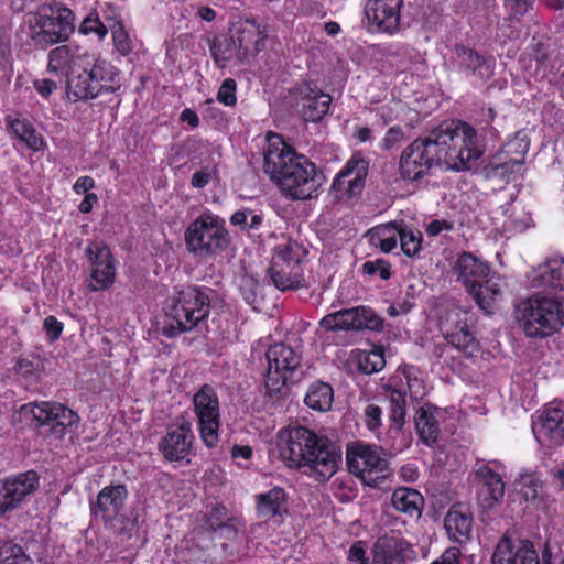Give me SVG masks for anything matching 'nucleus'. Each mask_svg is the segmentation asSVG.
<instances>
[{"label": "nucleus", "instance_id": "1", "mask_svg": "<svg viewBox=\"0 0 564 564\" xmlns=\"http://www.w3.org/2000/svg\"><path fill=\"white\" fill-rule=\"evenodd\" d=\"M484 153L476 130L467 123L442 126L426 138L414 140L401 154L399 170L404 180L415 181L433 164L446 170L470 169Z\"/></svg>", "mask_w": 564, "mask_h": 564}, {"label": "nucleus", "instance_id": "2", "mask_svg": "<svg viewBox=\"0 0 564 564\" xmlns=\"http://www.w3.org/2000/svg\"><path fill=\"white\" fill-rule=\"evenodd\" d=\"M265 140L263 170L281 194L296 200L315 196L324 182L316 165L297 153L280 134L269 132Z\"/></svg>", "mask_w": 564, "mask_h": 564}, {"label": "nucleus", "instance_id": "3", "mask_svg": "<svg viewBox=\"0 0 564 564\" xmlns=\"http://www.w3.org/2000/svg\"><path fill=\"white\" fill-rule=\"evenodd\" d=\"M280 456L289 467H304L319 481L329 479L341 460L340 449L326 437L297 425L278 434Z\"/></svg>", "mask_w": 564, "mask_h": 564}, {"label": "nucleus", "instance_id": "4", "mask_svg": "<svg viewBox=\"0 0 564 564\" xmlns=\"http://www.w3.org/2000/svg\"><path fill=\"white\" fill-rule=\"evenodd\" d=\"M516 321L527 337L552 336L564 326V300L540 294L525 299L516 308Z\"/></svg>", "mask_w": 564, "mask_h": 564}, {"label": "nucleus", "instance_id": "5", "mask_svg": "<svg viewBox=\"0 0 564 564\" xmlns=\"http://www.w3.org/2000/svg\"><path fill=\"white\" fill-rule=\"evenodd\" d=\"M210 310V299L196 286H185L176 291L166 308L167 322L162 326L161 334L174 338L193 330L202 321L207 318Z\"/></svg>", "mask_w": 564, "mask_h": 564}, {"label": "nucleus", "instance_id": "6", "mask_svg": "<svg viewBox=\"0 0 564 564\" xmlns=\"http://www.w3.org/2000/svg\"><path fill=\"white\" fill-rule=\"evenodd\" d=\"M119 87L118 72L105 59L91 56L89 66L83 65L67 79L66 94L69 100H89Z\"/></svg>", "mask_w": 564, "mask_h": 564}, {"label": "nucleus", "instance_id": "7", "mask_svg": "<svg viewBox=\"0 0 564 564\" xmlns=\"http://www.w3.org/2000/svg\"><path fill=\"white\" fill-rule=\"evenodd\" d=\"M28 35L37 45H53L66 41L74 32L75 14L64 6L42 8L28 15Z\"/></svg>", "mask_w": 564, "mask_h": 564}, {"label": "nucleus", "instance_id": "8", "mask_svg": "<svg viewBox=\"0 0 564 564\" xmlns=\"http://www.w3.org/2000/svg\"><path fill=\"white\" fill-rule=\"evenodd\" d=\"M192 404L202 441L207 447H215L219 441L220 427V404L215 388L203 384L194 393Z\"/></svg>", "mask_w": 564, "mask_h": 564}, {"label": "nucleus", "instance_id": "9", "mask_svg": "<svg viewBox=\"0 0 564 564\" xmlns=\"http://www.w3.org/2000/svg\"><path fill=\"white\" fill-rule=\"evenodd\" d=\"M267 361V392L270 395L281 394L301 365V356L292 347L279 343L269 347Z\"/></svg>", "mask_w": 564, "mask_h": 564}, {"label": "nucleus", "instance_id": "10", "mask_svg": "<svg viewBox=\"0 0 564 564\" xmlns=\"http://www.w3.org/2000/svg\"><path fill=\"white\" fill-rule=\"evenodd\" d=\"M306 249H276L268 268V276L280 291L305 288L300 264L306 257Z\"/></svg>", "mask_w": 564, "mask_h": 564}, {"label": "nucleus", "instance_id": "11", "mask_svg": "<svg viewBox=\"0 0 564 564\" xmlns=\"http://www.w3.org/2000/svg\"><path fill=\"white\" fill-rule=\"evenodd\" d=\"M21 411L30 412L39 426H48V433L57 438H62L79 422L76 412L58 402L30 403L23 405Z\"/></svg>", "mask_w": 564, "mask_h": 564}, {"label": "nucleus", "instance_id": "12", "mask_svg": "<svg viewBox=\"0 0 564 564\" xmlns=\"http://www.w3.org/2000/svg\"><path fill=\"white\" fill-rule=\"evenodd\" d=\"M319 325L327 332L364 329L380 332L383 328V319L370 307L356 306L325 315Z\"/></svg>", "mask_w": 564, "mask_h": 564}, {"label": "nucleus", "instance_id": "13", "mask_svg": "<svg viewBox=\"0 0 564 564\" xmlns=\"http://www.w3.org/2000/svg\"><path fill=\"white\" fill-rule=\"evenodd\" d=\"M188 247H221L229 242L225 220L210 210H204L186 229Z\"/></svg>", "mask_w": 564, "mask_h": 564}, {"label": "nucleus", "instance_id": "14", "mask_svg": "<svg viewBox=\"0 0 564 564\" xmlns=\"http://www.w3.org/2000/svg\"><path fill=\"white\" fill-rule=\"evenodd\" d=\"M368 174V162L356 153L333 181L330 192L337 200H349L361 194Z\"/></svg>", "mask_w": 564, "mask_h": 564}, {"label": "nucleus", "instance_id": "15", "mask_svg": "<svg viewBox=\"0 0 564 564\" xmlns=\"http://www.w3.org/2000/svg\"><path fill=\"white\" fill-rule=\"evenodd\" d=\"M346 460L349 470L365 482L375 481L387 468V460L377 446L358 444L347 451Z\"/></svg>", "mask_w": 564, "mask_h": 564}, {"label": "nucleus", "instance_id": "16", "mask_svg": "<svg viewBox=\"0 0 564 564\" xmlns=\"http://www.w3.org/2000/svg\"><path fill=\"white\" fill-rule=\"evenodd\" d=\"M403 0H368L365 14L372 32L394 34L400 30Z\"/></svg>", "mask_w": 564, "mask_h": 564}, {"label": "nucleus", "instance_id": "17", "mask_svg": "<svg viewBox=\"0 0 564 564\" xmlns=\"http://www.w3.org/2000/svg\"><path fill=\"white\" fill-rule=\"evenodd\" d=\"M470 322L467 312L456 310L443 325L447 343L468 357L479 351V343L469 329Z\"/></svg>", "mask_w": 564, "mask_h": 564}, {"label": "nucleus", "instance_id": "18", "mask_svg": "<svg viewBox=\"0 0 564 564\" xmlns=\"http://www.w3.org/2000/svg\"><path fill=\"white\" fill-rule=\"evenodd\" d=\"M39 477L33 470L7 478L0 482V518L18 508L37 486Z\"/></svg>", "mask_w": 564, "mask_h": 564}, {"label": "nucleus", "instance_id": "19", "mask_svg": "<svg viewBox=\"0 0 564 564\" xmlns=\"http://www.w3.org/2000/svg\"><path fill=\"white\" fill-rule=\"evenodd\" d=\"M90 62L91 55L86 50L74 44L62 45L48 53L47 70L68 78L83 65L89 66Z\"/></svg>", "mask_w": 564, "mask_h": 564}, {"label": "nucleus", "instance_id": "20", "mask_svg": "<svg viewBox=\"0 0 564 564\" xmlns=\"http://www.w3.org/2000/svg\"><path fill=\"white\" fill-rule=\"evenodd\" d=\"M127 497L128 490L124 485H110L102 488L96 500L90 502L91 516L106 524L112 522L123 508Z\"/></svg>", "mask_w": 564, "mask_h": 564}, {"label": "nucleus", "instance_id": "21", "mask_svg": "<svg viewBox=\"0 0 564 564\" xmlns=\"http://www.w3.org/2000/svg\"><path fill=\"white\" fill-rule=\"evenodd\" d=\"M475 479L478 484L477 500L482 509L490 510L501 502L505 495V482L488 464L477 466Z\"/></svg>", "mask_w": 564, "mask_h": 564}, {"label": "nucleus", "instance_id": "22", "mask_svg": "<svg viewBox=\"0 0 564 564\" xmlns=\"http://www.w3.org/2000/svg\"><path fill=\"white\" fill-rule=\"evenodd\" d=\"M229 32L248 58L257 55L264 46L265 29L253 18L237 20L231 23Z\"/></svg>", "mask_w": 564, "mask_h": 564}, {"label": "nucleus", "instance_id": "23", "mask_svg": "<svg viewBox=\"0 0 564 564\" xmlns=\"http://www.w3.org/2000/svg\"><path fill=\"white\" fill-rule=\"evenodd\" d=\"M194 434L188 422L170 429L162 437L159 449L169 462H180L192 452Z\"/></svg>", "mask_w": 564, "mask_h": 564}, {"label": "nucleus", "instance_id": "24", "mask_svg": "<svg viewBox=\"0 0 564 564\" xmlns=\"http://www.w3.org/2000/svg\"><path fill=\"white\" fill-rule=\"evenodd\" d=\"M492 564H540V561L530 541L503 536L496 546Z\"/></svg>", "mask_w": 564, "mask_h": 564}, {"label": "nucleus", "instance_id": "25", "mask_svg": "<svg viewBox=\"0 0 564 564\" xmlns=\"http://www.w3.org/2000/svg\"><path fill=\"white\" fill-rule=\"evenodd\" d=\"M532 432L540 443L561 444L564 441V411L558 406H546L539 420L532 422Z\"/></svg>", "mask_w": 564, "mask_h": 564}, {"label": "nucleus", "instance_id": "26", "mask_svg": "<svg viewBox=\"0 0 564 564\" xmlns=\"http://www.w3.org/2000/svg\"><path fill=\"white\" fill-rule=\"evenodd\" d=\"M527 151V143L517 140L506 143L503 150L490 161L488 173L508 180L510 175L521 171Z\"/></svg>", "mask_w": 564, "mask_h": 564}, {"label": "nucleus", "instance_id": "27", "mask_svg": "<svg viewBox=\"0 0 564 564\" xmlns=\"http://www.w3.org/2000/svg\"><path fill=\"white\" fill-rule=\"evenodd\" d=\"M446 63L479 79H486L492 74L491 63L474 48L463 44L453 47Z\"/></svg>", "mask_w": 564, "mask_h": 564}, {"label": "nucleus", "instance_id": "28", "mask_svg": "<svg viewBox=\"0 0 564 564\" xmlns=\"http://www.w3.org/2000/svg\"><path fill=\"white\" fill-rule=\"evenodd\" d=\"M91 262L89 288L96 292L109 288L115 281L116 263L110 249H86Z\"/></svg>", "mask_w": 564, "mask_h": 564}, {"label": "nucleus", "instance_id": "29", "mask_svg": "<svg viewBox=\"0 0 564 564\" xmlns=\"http://www.w3.org/2000/svg\"><path fill=\"white\" fill-rule=\"evenodd\" d=\"M528 279L533 288L558 290L563 294L556 296L564 300V259H550L532 268Z\"/></svg>", "mask_w": 564, "mask_h": 564}, {"label": "nucleus", "instance_id": "30", "mask_svg": "<svg viewBox=\"0 0 564 564\" xmlns=\"http://www.w3.org/2000/svg\"><path fill=\"white\" fill-rule=\"evenodd\" d=\"M210 55L219 68H225L229 64H243L248 61L243 51L238 47V43L229 33L226 35H216L208 40Z\"/></svg>", "mask_w": 564, "mask_h": 564}, {"label": "nucleus", "instance_id": "31", "mask_svg": "<svg viewBox=\"0 0 564 564\" xmlns=\"http://www.w3.org/2000/svg\"><path fill=\"white\" fill-rule=\"evenodd\" d=\"M444 527L452 541L465 543L471 538V513L463 505H455L447 511L444 519Z\"/></svg>", "mask_w": 564, "mask_h": 564}, {"label": "nucleus", "instance_id": "32", "mask_svg": "<svg viewBox=\"0 0 564 564\" xmlns=\"http://www.w3.org/2000/svg\"><path fill=\"white\" fill-rule=\"evenodd\" d=\"M437 409L431 404L421 406L415 414V427L420 440L427 446H433L440 436Z\"/></svg>", "mask_w": 564, "mask_h": 564}, {"label": "nucleus", "instance_id": "33", "mask_svg": "<svg viewBox=\"0 0 564 564\" xmlns=\"http://www.w3.org/2000/svg\"><path fill=\"white\" fill-rule=\"evenodd\" d=\"M391 505L395 511L409 518L419 519L424 507V498L415 489L400 487L392 492Z\"/></svg>", "mask_w": 564, "mask_h": 564}, {"label": "nucleus", "instance_id": "34", "mask_svg": "<svg viewBox=\"0 0 564 564\" xmlns=\"http://www.w3.org/2000/svg\"><path fill=\"white\" fill-rule=\"evenodd\" d=\"M332 97L317 88L307 87L303 97V117L307 121L321 120L329 109Z\"/></svg>", "mask_w": 564, "mask_h": 564}, {"label": "nucleus", "instance_id": "35", "mask_svg": "<svg viewBox=\"0 0 564 564\" xmlns=\"http://www.w3.org/2000/svg\"><path fill=\"white\" fill-rule=\"evenodd\" d=\"M257 510L260 517L273 518L286 511V495L280 487L257 496Z\"/></svg>", "mask_w": 564, "mask_h": 564}, {"label": "nucleus", "instance_id": "36", "mask_svg": "<svg viewBox=\"0 0 564 564\" xmlns=\"http://www.w3.org/2000/svg\"><path fill=\"white\" fill-rule=\"evenodd\" d=\"M403 562V551L397 540L382 538L375 543L372 564H402Z\"/></svg>", "mask_w": 564, "mask_h": 564}, {"label": "nucleus", "instance_id": "37", "mask_svg": "<svg viewBox=\"0 0 564 564\" xmlns=\"http://www.w3.org/2000/svg\"><path fill=\"white\" fill-rule=\"evenodd\" d=\"M458 275L464 279L466 286L470 284L469 279L486 278L490 272V267L471 252H464L456 262Z\"/></svg>", "mask_w": 564, "mask_h": 564}, {"label": "nucleus", "instance_id": "38", "mask_svg": "<svg viewBox=\"0 0 564 564\" xmlns=\"http://www.w3.org/2000/svg\"><path fill=\"white\" fill-rule=\"evenodd\" d=\"M334 400V391L330 384L315 381L313 382L306 392L305 404L319 412H326L330 410Z\"/></svg>", "mask_w": 564, "mask_h": 564}, {"label": "nucleus", "instance_id": "39", "mask_svg": "<svg viewBox=\"0 0 564 564\" xmlns=\"http://www.w3.org/2000/svg\"><path fill=\"white\" fill-rule=\"evenodd\" d=\"M8 126L12 133L20 139L25 145L33 151H41L45 147L44 139L36 133L31 122L25 119L8 118Z\"/></svg>", "mask_w": 564, "mask_h": 564}, {"label": "nucleus", "instance_id": "40", "mask_svg": "<svg viewBox=\"0 0 564 564\" xmlns=\"http://www.w3.org/2000/svg\"><path fill=\"white\" fill-rule=\"evenodd\" d=\"M398 227L383 224L369 229L362 237V243L370 247H397Z\"/></svg>", "mask_w": 564, "mask_h": 564}, {"label": "nucleus", "instance_id": "41", "mask_svg": "<svg viewBox=\"0 0 564 564\" xmlns=\"http://www.w3.org/2000/svg\"><path fill=\"white\" fill-rule=\"evenodd\" d=\"M467 291L474 297L478 306L487 313H489L491 304L500 293V289L496 283L490 281L480 283L477 280L470 281V284L467 285Z\"/></svg>", "mask_w": 564, "mask_h": 564}, {"label": "nucleus", "instance_id": "42", "mask_svg": "<svg viewBox=\"0 0 564 564\" xmlns=\"http://www.w3.org/2000/svg\"><path fill=\"white\" fill-rule=\"evenodd\" d=\"M357 368L365 375H372L380 371L384 365L383 350L381 348H375L372 350H360L356 355Z\"/></svg>", "mask_w": 564, "mask_h": 564}, {"label": "nucleus", "instance_id": "43", "mask_svg": "<svg viewBox=\"0 0 564 564\" xmlns=\"http://www.w3.org/2000/svg\"><path fill=\"white\" fill-rule=\"evenodd\" d=\"M405 392L392 390L390 393V414L392 425L400 431L405 422Z\"/></svg>", "mask_w": 564, "mask_h": 564}, {"label": "nucleus", "instance_id": "44", "mask_svg": "<svg viewBox=\"0 0 564 564\" xmlns=\"http://www.w3.org/2000/svg\"><path fill=\"white\" fill-rule=\"evenodd\" d=\"M519 484L520 492L527 501L541 499L543 481L535 473L521 475Z\"/></svg>", "mask_w": 564, "mask_h": 564}, {"label": "nucleus", "instance_id": "45", "mask_svg": "<svg viewBox=\"0 0 564 564\" xmlns=\"http://www.w3.org/2000/svg\"><path fill=\"white\" fill-rule=\"evenodd\" d=\"M79 32L84 35H96L98 40H104L108 34V26L101 22L96 12H90L80 23Z\"/></svg>", "mask_w": 564, "mask_h": 564}, {"label": "nucleus", "instance_id": "46", "mask_svg": "<svg viewBox=\"0 0 564 564\" xmlns=\"http://www.w3.org/2000/svg\"><path fill=\"white\" fill-rule=\"evenodd\" d=\"M0 564H32V561L20 545L6 543L0 547Z\"/></svg>", "mask_w": 564, "mask_h": 564}, {"label": "nucleus", "instance_id": "47", "mask_svg": "<svg viewBox=\"0 0 564 564\" xmlns=\"http://www.w3.org/2000/svg\"><path fill=\"white\" fill-rule=\"evenodd\" d=\"M111 33L117 51L123 56L129 55L133 48L132 40L120 21H115V25H111Z\"/></svg>", "mask_w": 564, "mask_h": 564}, {"label": "nucleus", "instance_id": "48", "mask_svg": "<svg viewBox=\"0 0 564 564\" xmlns=\"http://www.w3.org/2000/svg\"><path fill=\"white\" fill-rule=\"evenodd\" d=\"M262 218L260 215L254 214L251 209H240L235 212L230 217L232 226L240 227L241 229H254L261 224Z\"/></svg>", "mask_w": 564, "mask_h": 564}, {"label": "nucleus", "instance_id": "49", "mask_svg": "<svg viewBox=\"0 0 564 564\" xmlns=\"http://www.w3.org/2000/svg\"><path fill=\"white\" fill-rule=\"evenodd\" d=\"M230 518L224 507H215L205 516L203 530L207 533H216Z\"/></svg>", "mask_w": 564, "mask_h": 564}, {"label": "nucleus", "instance_id": "50", "mask_svg": "<svg viewBox=\"0 0 564 564\" xmlns=\"http://www.w3.org/2000/svg\"><path fill=\"white\" fill-rule=\"evenodd\" d=\"M403 373L406 379L410 398L413 400L422 399L425 395V384L424 381L416 376V369L409 367Z\"/></svg>", "mask_w": 564, "mask_h": 564}, {"label": "nucleus", "instance_id": "51", "mask_svg": "<svg viewBox=\"0 0 564 564\" xmlns=\"http://www.w3.org/2000/svg\"><path fill=\"white\" fill-rule=\"evenodd\" d=\"M391 264L386 259H376L372 261H366L361 267V272L366 275L373 276L379 274V276L387 281L391 278Z\"/></svg>", "mask_w": 564, "mask_h": 564}, {"label": "nucleus", "instance_id": "52", "mask_svg": "<svg viewBox=\"0 0 564 564\" xmlns=\"http://www.w3.org/2000/svg\"><path fill=\"white\" fill-rule=\"evenodd\" d=\"M237 84L232 78H226L217 93V100L227 106L232 107L237 104Z\"/></svg>", "mask_w": 564, "mask_h": 564}, {"label": "nucleus", "instance_id": "53", "mask_svg": "<svg viewBox=\"0 0 564 564\" xmlns=\"http://www.w3.org/2000/svg\"><path fill=\"white\" fill-rule=\"evenodd\" d=\"M398 242H400V247H408L409 245H414L415 247H420L422 242V234L421 231L413 228H399L398 227Z\"/></svg>", "mask_w": 564, "mask_h": 564}, {"label": "nucleus", "instance_id": "54", "mask_svg": "<svg viewBox=\"0 0 564 564\" xmlns=\"http://www.w3.org/2000/svg\"><path fill=\"white\" fill-rule=\"evenodd\" d=\"M453 224L447 220L435 219L427 224L425 231L429 237L446 238L453 230Z\"/></svg>", "mask_w": 564, "mask_h": 564}, {"label": "nucleus", "instance_id": "55", "mask_svg": "<svg viewBox=\"0 0 564 564\" xmlns=\"http://www.w3.org/2000/svg\"><path fill=\"white\" fill-rule=\"evenodd\" d=\"M239 290L248 303H252L256 299L257 280L250 275H242L238 282Z\"/></svg>", "mask_w": 564, "mask_h": 564}, {"label": "nucleus", "instance_id": "56", "mask_svg": "<svg viewBox=\"0 0 564 564\" xmlns=\"http://www.w3.org/2000/svg\"><path fill=\"white\" fill-rule=\"evenodd\" d=\"M43 328L46 333L47 338L54 341L59 338L64 325L55 316H47L43 322Z\"/></svg>", "mask_w": 564, "mask_h": 564}, {"label": "nucleus", "instance_id": "57", "mask_svg": "<svg viewBox=\"0 0 564 564\" xmlns=\"http://www.w3.org/2000/svg\"><path fill=\"white\" fill-rule=\"evenodd\" d=\"M381 408L376 404H369L365 409L366 425L369 430H376L381 424Z\"/></svg>", "mask_w": 564, "mask_h": 564}, {"label": "nucleus", "instance_id": "58", "mask_svg": "<svg viewBox=\"0 0 564 564\" xmlns=\"http://www.w3.org/2000/svg\"><path fill=\"white\" fill-rule=\"evenodd\" d=\"M33 87L41 97L48 99L50 96L57 89V84L52 79L42 78L35 79L33 82Z\"/></svg>", "mask_w": 564, "mask_h": 564}, {"label": "nucleus", "instance_id": "59", "mask_svg": "<svg viewBox=\"0 0 564 564\" xmlns=\"http://www.w3.org/2000/svg\"><path fill=\"white\" fill-rule=\"evenodd\" d=\"M403 138L402 129L399 127L390 128L381 141V148L384 150L392 149Z\"/></svg>", "mask_w": 564, "mask_h": 564}, {"label": "nucleus", "instance_id": "60", "mask_svg": "<svg viewBox=\"0 0 564 564\" xmlns=\"http://www.w3.org/2000/svg\"><path fill=\"white\" fill-rule=\"evenodd\" d=\"M505 6L514 18L522 15L528 10L527 0H505Z\"/></svg>", "mask_w": 564, "mask_h": 564}, {"label": "nucleus", "instance_id": "61", "mask_svg": "<svg viewBox=\"0 0 564 564\" xmlns=\"http://www.w3.org/2000/svg\"><path fill=\"white\" fill-rule=\"evenodd\" d=\"M95 187V181L90 176H80L73 185V191L80 195L86 194L89 189Z\"/></svg>", "mask_w": 564, "mask_h": 564}, {"label": "nucleus", "instance_id": "62", "mask_svg": "<svg viewBox=\"0 0 564 564\" xmlns=\"http://www.w3.org/2000/svg\"><path fill=\"white\" fill-rule=\"evenodd\" d=\"M10 56L9 41L0 36V69L4 68L10 63Z\"/></svg>", "mask_w": 564, "mask_h": 564}, {"label": "nucleus", "instance_id": "63", "mask_svg": "<svg viewBox=\"0 0 564 564\" xmlns=\"http://www.w3.org/2000/svg\"><path fill=\"white\" fill-rule=\"evenodd\" d=\"M182 122L188 123L192 128H196L199 124V118L197 113L189 109L185 108L180 116Z\"/></svg>", "mask_w": 564, "mask_h": 564}, {"label": "nucleus", "instance_id": "64", "mask_svg": "<svg viewBox=\"0 0 564 564\" xmlns=\"http://www.w3.org/2000/svg\"><path fill=\"white\" fill-rule=\"evenodd\" d=\"M551 476H552L554 484L558 487V489L563 490L564 489V463L552 468Z\"/></svg>", "mask_w": 564, "mask_h": 564}]
</instances>
